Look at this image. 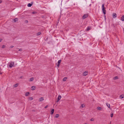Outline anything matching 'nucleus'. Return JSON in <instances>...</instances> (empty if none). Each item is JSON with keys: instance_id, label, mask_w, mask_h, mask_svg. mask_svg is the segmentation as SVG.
I'll list each match as a JSON object with an SVG mask.
<instances>
[{"instance_id": "f257e3e1", "label": "nucleus", "mask_w": 124, "mask_h": 124, "mask_svg": "<svg viewBox=\"0 0 124 124\" xmlns=\"http://www.w3.org/2000/svg\"><path fill=\"white\" fill-rule=\"evenodd\" d=\"M104 5L103 4L102 5V10L104 14H106V11L105 9V7H104Z\"/></svg>"}, {"instance_id": "f03ea898", "label": "nucleus", "mask_w": 124, "mask_h": 124, "mask_svg": "<svg viewBox=\"0 0 124 124\" xmlns=\"http://www.w3.org/2000/svg\"><path fill=\"white\" fill-rule=\"evenodd\" d=\"M8 66L10 68L13 66L14 65V63L13 62H10L8 64Z\"/></svg>"}, {"instance_id": "7ed1b4c3", "label": "nucleus", "mask_w": 124, "mask_h": 124, "mask_svg": "<svg viewBox=\"0 0 124 124\" xmlns=\"http://www.w3.org/2000/svg\"><path fill=\"white\" fill-rule=\"evenodd\" d=\"M88 16V15L87 14H86L84 15L82 17V19H85L87 18Z\"/></svg>"}, {"instance_id": "20e7f679", "label": "nucleus", "mask_w": 124, "mask_h": 124, "mask_svg": "<svg viewBox=\"0 0 124 124\" xmlns=\"http://www.w3.org/2000/svg\"><path fill=\"white\" fill-rule=\"evenodd\" d=\"M36 87L35 86H33L31 87V89L32 90H35Z\"/></svg>"}, {"instance_id": "39448f33", "label": "nucleus", "mask_w": 124, "mask_h": 124, "mask_svg": "<svg viewBox=\"0 0 124 124\" xmlns=\"http://www.w3.org/2000/svg\"><path fill=\"white\" fill-rule=\"evenodd\" d=\"M61 96L60 95H59L57 98V102H58L61 99Z\"/></svg>"}, {"instance_id": "423d86ee", "label": "nucleus", "mask_w": 124, "mask_h": 124, "mask_svg": "<svg viewBox=\"0 0 124 124\" xmlns=\"http://www.w3.org/2000/svg\"><path fill=\"white\" fill-rule=\"evenodd\" d=\"M116 14L115 13H113V18H115L116 17Z\"/></svg>"}, {"instance_id": "0eeeda50", "label": "nucleus", "mask_w": 124, "mask_h": 124, "mask_svg": "<svg viewBox=\"0 0 124 124\" xmlns=\"http://www.w3.org/2000/svg\"><path fill=\"white\" fill-rule=\"evenodd\" d=\"M61 62V60H59L57 62V66L58 67H59L60 65V64Z\"/></svg>"}, {"instance_id": "6e6552de", "label": "nucleus", "mask_w": 124, "mask_h": 124, "mask_svg": "<svg viewBox=\"0 0 124 124\" xmlns=\"http://www.w3.org/2000/svg\"><path fill=\"white\" fill-rule=\"evenodd\" d=\"M44 100V99L43 97H41L39 99V101H43Z\"/></svg>"}, {"instance_id": "1a4fd4ad", "label": "nucleus", "mask_w": 124, "mask_h": 124, "mask_svg": "<svg viewBox=\"0 0 124 124\" xmlns=\"http://www.w3.org/2000/svg\"><path fill=\"white\" fill-rule=\"evenodd\" d=\"M87 73L88 72H87L86 71H85L83 73V75L84 76H85L87 75Z\"/></svg>"}, {"instance_id": "9d476101", "label": "nucleus", "mask_w": 124, "mask_h": 124, "mask_svg": "<svg viewBox=\"0 0 124 124\" xmlns=\"http://www.w3.org/2000/svg\"><path fill=\"white\" fill-rule=\"evenodd\" d=\"M18 85V84H15L14 85V87H17Z\"/></svg>"}, {"instance_id": "9b49d317", "label": "nucleus", "mask_w": 124, "mask_h": 124, "mask_svg": "<svg viewBox=\"0 0 124 124\" xmlns=\"http://www.w3.org/2000/svg\"><path fill=\"white\" fill-rule=\"evenodd\" d=\"M14 20L15 22H16L18 21V19L17 18H16L14 19Z\"/></svg>"}, {"instance_id": "f8f14e48", "label": "nucleus", "mask_w": 124, "mask_h": 124, "mask_svg": "<svg viewBox=\"0 0 124 124\" xmlns=\"http://www.w3.org/2000/svg\"><path fill=\"white\" fill-rule=\"evenodd\" d=\"M29 92H27L25 94V95L26 96H28L29 95Z\"/></svg>"}, {"instance_id": "ddd939ff", "label": "nucleus", "mask_w": 124, "mask_h": 124, "mask_svg": "<svg viewBox=\"0 0 124 124\" xmlns=\"http://www.w3.org/2000/svg\"><path fill=\"white\" fill-rule=\"evenodd\" d=\"M54 111V109H52L51 111V114L52 115L53 114Z\"/></svg>"}, {"instance_id": "4468645a", "label": "nucleus", "mask_w": 124, "mask_h": 124, "mask_svg": "<svg viewBox=\"0 0 124 124\" xmlns=\"http://www.w3.org/2000/svg\"><path fill=\"white\" fill-rule=\"evenodd\" d=\"M121 20L122 21H124V16H122L121 17Z\"/></svg>"}, {"instance_id": "2eb2a0df", "label": "nucleus", "mask_w": 124, "mask_h": 124, "mask_svg": "<svg viewBox=\"0 0 124 124\" xmlns=\"http://www.w3.org/2000/svg\"><path fill=\"white\" fill-rule=\"evenodd\" d=\"M67 78L66 77H65L63 79V81H66V80L67 79Z\"/></svg>"}, {"instance_id": "dca6fc26", "label": "nucleus", "mask_w": 124, "mask_h": 124, "mask_svg": "<svg viewBox=\"0 0 124 124\" xmlns=\"http://www.w3.org/2000/svg\"><path fill=\"white\" fill-rule=\"evenodd\" d=\"M101 107H98L97 108V109L99 110H100L101 109Z\"/></svg>"}, {"instance_id": "f3484780", "label": "nucleus", "mask_w": 124, "mask_h": 124, "mask_svg": "<svg viewBox=\"0 0 124 124\" xmlns=\"http://www.w3.org/2000/svg\"><path fill=\"white\" fill-rule=\"evenodd\" d=\"M32 4H30V3H29L28 4V7H31L32 6Z\"/></svg>"}, {"instance_id": "a211bd4d", "label": "nucleus", "mask_w": 124, "mask_h": 124, "mask_svg": "<svg viewBox=\"0 0 124 124\" xmlns=\"http://www.w3.org/2000/svg\"><path fill=\"white\" fill-rule=\"evenodd\" d=\"M59 116V115L58 114H56L55 116L56 118H58Z\"/></svg>"}, {"instance_id": "6ab92c4d", "label": "nucleus", "mask_w": 124, "mask_h": 124, "mask_svg": "<svg viewBox=\"0 0 124 124\" xmlns=\"http://www.w3.org/2000/svg\"><path fill=\"white\" fill-rule=\"evenodd\" d=\"M106 105H107V107L109 108L110 107V105L109 104H108V103H107L106 104Z\"/></svg>"}, {"instance_id": "aec40b11", "label": "nucleus", "mask_w": 124, "mask_h": 124, "mask_svg": "<svg viewBox=\"0 0 124 124\" xmlns=\"http://www.w3.org/2000/svg\"><path fill=\"white\" fill-rule=\"evenodd\" d=\"M124 95H121L120 96V97L122 99L124 97Z\"/></svg>"}, {"instance_id": "412c9836", "label": "nucleus", "mask_w": 124, "mask_h": 124, "mask_svg": "<svg viewBox=\"0 0 124 124\" xmlns=\"http://www.w3.org/2000/svg\"><path fill=\"white\" fill-rule=\"evenodd\" d=\"M30 80V81H32L34 80V78H31Z\"/></svg>"}, {"instance_id": "4be33fe9", "label": "nucleus", "mask_w": 124, "mask_h": 124, "mask_svg": "<svg viewBox=\"0 0 124 124\" xmlns=\"http://www.w3.org/2000/svg\"><path fill=\"white\" fill-rule=\"evenodd\" d=\"M91 29L89 27H88L87 29V31H88Z\"/></svg>"}, {"instance_id": "5701e85b", "label": "nucleus", "mask_w": 124, "mask_h": 124, "mask_svg": "<svg viewBox=\"0 0 124 124\" xmlns=\"http://www.w3.org/2000/svg\"><path fill=\"white\" fill-rule=\"evenodd\" d=\"M41 33L40 32H39L38 33H37V35H39L41 34Z\"/></svg>"}, {"instance_id": "b1692460", "label": "nucleus", "mask_w": 124, "mask_h": 124, "mask_svg": "<svg viewBox=\"0 0 124 124\" xmlns=\"http://www.w3.org/2000/svg\"><path fill=\"white\" fill-rule=\"evenodd\" d=\"M85 106V105L84 104H82L81 105V107H82V108H83Z\"/></svg>"}, {"instance_id": "393cba45", "label": "nucleus", "mask_w": 124, "mask_h": 124, "mask_svg": "<svg viewBox=\"0 0 124 124\" xmlns=\"http://www.w3.org/2000/svg\"><path fill=\"white\" fill-rule=\"evenodd\" d=\"M29 99L30 100H32L33 99V98L31 97L29 98Z\"/></svg>"}, {"instance_id": "a878e982", "label": "nucleus", "mask_w": 124, "mask_h": 124, "mask_svg": "<svg viewBox=\"0 0 124 124\" xmlns=\"http://www.w3.org/2000/svg\"><path fill=\"white\" fill-rule=\"evenodd\" d=\"M90 120L91 121H93L94 120V119L93 118H92Z\"/></svg>"}, {"instance_id": "bb28decb", "label": "nucleus", "mask_w": 124, "mask_h": 124, "mask_svg": "<svg viewBox=\"0 0 124 124\" xmlns=\"http://www.w3.org/2000/svg\"><path fill=\"white\" fill-rule=\"evenodd\" d=\"M118 78L117 77H116L114 78V79H117Z\"/></svg>"}, {"instance_id": "cd10ccee", "label": "nucleus", "mask_w": 124, "mask_h": 124, "mask_svg": "<svg viewBox=\"0 0 124 124\" xmlns=\"http://www.w3.org/2000/svg\"><path fill=\"white\" fill-rule=\"evenodd\" d=\"M5 46L3 45L2 46V48H4L5 47Z\"/></svg>"}, {"instance_id": "c85d7f7f", "label": "nucleus", "mask_w": 124, "mask_h": 124, "mask_svg": "<svg viewBox=\"0 0 124 124\" xmlns=\"http://www.w3.org/2000/svg\"><path fill=\"white\" fill-rule=\"evenodd\" d=\"M28 21L27 20H25V23H28Z\"/></svg>"}, {"instance_id": "c756f323", "label": "nucleus", "mask_w": 124, "mask_h": 124, "mask_svg": "<svg viewBox=\"0 0 124 124\" xmlns=\"http://www.w3.org/2000/svg\"><path fill=\"white\" fill-rule=\"evenodd\" d=\"M113 114H111L110 116L111 117H113Z\"/></svg>"}, {"instance_id": "7c9ffc66", "label": "nucleus", "mask_w": 124, "mask_h": 124, "mask_svg": "<svg viewBox=\"0 0 124 124\" xmlns=\"http://www.w3.org/2000/svg\"><path fill=\"white\" fill-rule=\"evenodd\" d=\"M36 13V12H32V13L33 14H34Z\"/></svg>"}, {"instance_id": "2f4dec72", "label": "nucleus", "mask_w": 124, "mask_h": 124, "mask_svg": "<svg viewBox=\"0 0 124 124\" xmlns=\"http://www.w3.org/2000/svg\"><path fill=\"white\" fill-rule=\"evenodd\" d=\"M10 47L11 48H13L14 47V46H11Z\"/></svg>"}, {"instance_id": "473e14b6", "label": "nucleus", "mask_w": 124, "mask_h": 124, "mask_svg": "<svg viewBox=\"0 0 124 124\" xmlns=\"http://www.w3.org/2000/svg\"><path fill=\"white\" fill-rule=\"evenodd\" d=\"M48 107V106L47 105H46V106L45 107V108H46Z\"/></svg>"}, {"instance_id": "72a5a7b5", "label": "nucleus", "mask_w": 124, "mask_h": 124, "mask_svg": "<svg viewBox=\"0 0 124 124\" xmlns=\"http://www.w3.org/2000/svg\"><path fill=\"white\" fill-rule=\"evenodd\" d=\"M22 50L21 49H19V51H21Z\"/></svg>"}, {"instance_id": "f704fd0d", "label": "nucleus", "mask_w": 124, "mask_h": 124, "mask_svg": "<svg viewBox=\"0 0 124 124\" xmlns=\"http://www.w3.org/2000/svg\"><path fill=\"white\" fill-rule=\"evenodd\" d=\"M2 40V39H0V42H1Z\"/></svg>"}, {"instance_id": "c9c22d12", "label": "nucleus", "mask_w": 124, "mask_h": 124, "mask_svg": "<svg viewBox=\"0 0 124 124\" xmlns=\"http://www.w3.org/2000/svg\"><path fill=\"white\" fill-rule=\"evenodd\" d=\"M2 1L1 0H0V3L2 2Z\"/></svg>"}, {"instance_id": "e433bc0d", "label": "nucleus", "mask_w": 124, "mask_h": 124, "mask_svg": "<svg viewBox=\"0 0 124 124\" xmlns=\"http://www.w3.org/2000/svg\"><path fill=\"white\" fill-rule=\"evenodd\" d=\"M22 77H20V78H22Z\"/></svg>"}, {"instance_id": "4c0bfd02", "label": "nucleus", "mask_w": 124, "mask_h": 124, "mask_svg": "<svg viewBox=\"0 0 124 124\" xmlns=\"http://www.w3.org/2000/svg\"><path fill=\"white\" fill-rule=\"evenodd\" d=\"M87 124V123H86L85 124Z\"/></svg>"}]
</instances>
